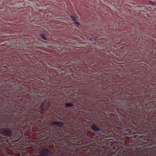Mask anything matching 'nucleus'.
<instances>
[{"label": "nucleus", "instance_id": "nucleus-1", "mask_svg": "<svg viewBox=\"0 0 156 156\" xmlns=\"http://www.w3.org/2000/svg\"><path fill=\"white\" fill-rule=\"evenodd\" d=\"M39 133V136H41V137H47L50 140H55L53 139V138H58L57 140L61 138L68 139L64 144L63 147L60 150V153L63 154L62 156H76V154L74 152V149L76 148V146L71 142L75 143H81L83 145H93V147H97L93 145V144L86 143L83 140L77 142L71 141L76 138H78L77 137L79 136H83V135H85V133L87 135H90L89 132H40ZM58 140L56 142H58L60 141V140Z\"/></svg>", "mask_w": 156, "mask_h": 156}, {"label": "nucleus", "instance_id": "nucleus-2", "mask_svg": "<svg viewBox=\"0 0 156 156\" xmlns=\"http://www.w3.org/2000/svg\"><path fill=\"white\" fill-rule=\"evenodd\" d=\"M43 68L38 69L36 67H31L30 70H25L23 67L21 66L19 68L18 73L20 75V78L25 79L31 78V76L34 75L43 76L46 78L45 83L48 85L52 86L53 84L58 83L61 80L58 79V75L56 74L54 70L52 69L48 70L47 67L43 65Z\"/></svg>", "mask_w": 156, "mask_h": 156}, {"label": "nucleus", "instance_id": "nucleus-3", "mask_svg": "<svg viewBox=\"0 0 156 156\" xmlns=\"http://www.w3.org/2000/svg\"><path fill=\"white\" fill-rule=\"evenodd\" d=\"M121 145L118 146V156H129L131 155L132 156H139L142 154V152H139L137 150L136 146L129 148L126 145V140L125 138L122 139L120 142Z\"/></svg>", "mask_w": 156, "mask_h": 156}, {"label": "nucleus", "instance_id": "nucleus-4", "mask_svg": "<svg viewBox=\"0 0 156 156\" xmlns=\"http://www.w3.org/2000/svg\"><path fill=\"white\" fill-rule=\"evenodd\" d=\"M20 144L22 146L26 147V148H36L37 147V143L36 142L29 141L27 139L23 140V141H20Z\"/></svg>", "mask_w": 156, "mask_h": 156}, {"label": "nucleus", "instance_id": "nucleus-5", "mask_svg": "<svg viewBox=\"0 0 156 156\" xmlns=\"http://www.w3.org/2000/svg\"><path fill=\"white\" fill-rule=\"evenodd\" d=\"M134 41L136 44H139L144 42V39L142 38V37L140 35V34L139 35V36H136L135 34L134 35Z\"/></svg>", "mask_w": 156, "mask_h": 156}, {"label": "nucleus", "instance_id": "nucleus-6", "mask_svg": "<svg viewBox=\"0 0 156 156\" xmlns=\"http://www.w3.org/2000/svg\"><path fill=\"white\" fill-rule=\"evenodd\" d=\"M148 151L150 152H147V154L142 156H156V146L153 148L152 149L148 150Z\"/></svg>", "mask_w": 156, "mask_h": 156}, {"label": "nucleus", "instance_id": "nucleus-7", "mask_svg": "<svg viewBox=\"0 0 156 156\" xmlns=\"http://www.w3.org/2000/svg\"><path fill=\"white\" fill-rule=\"evenodd\" d=\"M87 156H99V154L96 151V149L94 147L93 148V149L90 150L88 154H87Z\"/></svg>", "mask_w": 156, "mask_h": 156}, {"label": "nucleus", "instance_id": "nucleus-8", "mask_svg": "<svg viewBox=\"0 0 156 156\" xmlns=\"http://www.w3.org/2000/svg\"><path fill=\"white\" fill-rule=\"evenodd\" d=\"M71 19H72V20H73V21L75 22V24H76V25H77V26L78 27H79V26H80V24H79V22L76 21V17L73 16H71Z\"/></svg>", "mask_w": 156, "mask_h": 156}, {"label": "nucleus", "instance_id": "nucleus-9", "mask_svg": "<svg viewBox=\"0 0 156 156\" xmlns=\"http://www.w3.org/2000/svg\"><path fill=\"white\" fill-rule=\"evenodd\" d=\"M65 105L66 106L65 108H68L73 106V104L72 102L66 103H65Z\"/></svg>", "mask_w": 156, "mask_h": 156}, {"label": "nucleus", "instance_id": "nucleus-10", "mask_svg": "<svg viewBox=\"0 0 156 156\" xmlns=\"http://www.w3.org/2000/svg\"><path fill=\"white\" fill-rule=\"evenodd\" d=\"M41 37L42 38L44 39V40H47V38H46V37H45V35L44 34H41Z\"/></svg>", "mask_w": 156, "mask_h": 156}, {"label": "nucleus", "instance_id": "nucleus-11", "mask_svg": "<svg viewBox=\"0 0 156 156\" xmlns=\"http://www.w3.org/2000/svg\"><path fill=\"white\" fill-rule=\"evenodd\" d=\"M30 83L34 84V81H33V80H30Z\"/></svg>", "mask_w": 156, "mask_h": 156}, {"label": "nucleus", "instance_id": "nucleus-12", "mask_svg": "<svg viewBox=\"0 0 156 156\" xmlns=\"http://www.w3.org/2000/svg\"><path fill=\"white\" fill-rule=\"evenodd\" d=\"M15 90L16 89H9V90L11 91V90Z\"/></svg>", "mask_w": 156, "mask_h": 156}, {"label": "nucleus", "instance_id": "nucleus-13", "mask_svg": "<svg viewBox=\"0 0 156 156\" xmlns=\"http://www.w3.org/2000/svg\"><path fill=\"white\" fill-rule=\"evenodd\" d=\"M153 78L154 79H156V75H154V76L153 77Z\"/></svg>", "mask_w": 156, "mask_h": 156}, {"label": "nucleus", "instance_id": "nucleus-14", "mask_svg": "<svg viewBox=\"0 0 156 156\" xmlns=\"http://www.w3.org/2000/svg\"><path fill=\"white\" fill-rule=\"evenodd\" d=\"M65 93H66V94H68V93H69V92H65Z\"/></svg>", "mask_w": 156, "mask_h": 156}, {"label": "nucleus", "instance_id": "nucleus-15", "mask_svg": "<svg viewBox=\"0 0 156 156\" xmlns=\"http://www.w3.org/2000/svg\"><path fill=\"white\" fill-rule=\"evenodd\" d=\"M43 95L44 96V95H46V94H45V95Z\"/></svg>", "mask_w": 156, "mask_h": 156}, {"label": "nucleus", "instance_id": "nucleus-16", "mask_svg": "<svg viewBox=\"0 0 156 156\" xmlns=\"http://www.w3.org/2000/svg\"><path fill=\"white\" fill-rule=\"evenodd\" d=\"M43 95L44 96V95H46V94H45V95Z\"/></svg>", "mask_w": 156, "mask_h": 156}, {"label": "nucleus", "instance_id": "nucleus-17", "mask_svg": "<svg viewBox=\"0 0 156 156\" xmlns=\"http://www.w3.org/2000/svg\"><path fill=\"white\" fill-rule=\"evenodd\" d=\"M108 147H106V148H108Z\"/></svg>", "mask_w": 156, "mask_h": 156}]
</instances>
